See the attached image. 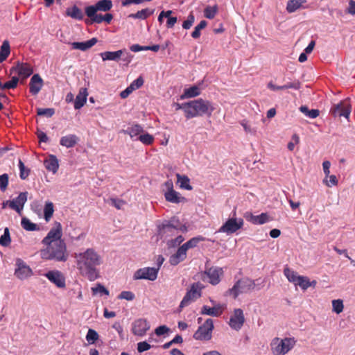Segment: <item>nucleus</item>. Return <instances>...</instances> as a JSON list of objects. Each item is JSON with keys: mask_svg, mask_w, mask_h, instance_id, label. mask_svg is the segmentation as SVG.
I'll return each instance as SVG.
<instances>
[{"mask_svg": "<svg viewBox=\"0 0 355 355\" xmlns=\"http://www.w3.org/2000/svg\"><path fill=\"white\" fill-rule=\"evenodd\" d=\"M178 183L180 184V187L182 189H184L187 190H191L192 187L190 185L189 178L186 175H181L180 174H177Z\"/></svg>", "mask_w": 355, "mask_h": 355, "instance_id": "37", "label": "nucleus"}, {"mask_svg": "<svg viewBox=\"0 0 355 355\" xmlns=\"http://www.w3.org/2000/svg\"><path fill=\"white\" fill-rule=\"evenodd\" d=\"M194 21H195V17L192 13H191L188 16L187 19L183 22L182 28L186 30L189 29L192 26L193 24L194 23Z\"/></svg>", "mask_w": 355, "mask_h": 355, "instance_id": "55", "label": "nucleus"}, {"mask_svg": "<svg viewBox=\"0 0 355 355\" xmlns=\"http://www.w3.org/2000/svg\"><path fill=\"white\" fill-rule=\"evenodd\" d=\"M223 306L220 304H217L213 307H209L208 306L205 305L202 307L200 313L202 315L218 317L223 313Z\"/></svg>", "mask_w": 355, "mask_h": 355, "instance_id": "22", "label": "nucleus"}, {"mask_svg": "<svg viewBox=\"0 0 355 355\" xmlns=\"http://www.w3.org/2000/svg\"><path fill=\"white\" fill-rule=\"evenodd\" d=\"M79 141L78 137L73 134H69L61 137L60 144L67 148L75 146Z\"/></svg>", "mask_w": 355, "mask_h": 355, "instance_id": "24", "label": "nucleus"}, {"mask_svg": "<svg viewBox=\"0 0 355 355\" xmlns=\"http://www.w3.org/2000/svg\"><path fill=\"white\" fill-rule=\"evenodd\" d=\"M310 280L307 277L300 276L295 286H299L302 290H306L310 287Z\"/></svg>", "mask_w": 355, "mask_h": 355, "instance_id": "44", "label": "nucleus"}, {"mask_svg": "<svg viewBox=\"0 0 355 355\" xmlns=\"http://www.w3.org/2000/svg\"><path fill=\"white\" fill-rule=\"evenodd\" d=\"M150 348V345L146 341L140 342L137 344V351L140 353L147 351Z\"/></svg>", "mask_w": 355, "mask_h": 355, "instance_id": "58", "label": "nucleus"}, {"mask_svg": "<svg viewBox=\"0 0 355 355\" xmlns=\"http://www.w3.org/2000/svg\"><path fill=\"white\" fill-rule=\"evenodd\" d=\"M300 112H302L303 114H304L306 116L311 118V119H315L318 117L320 114V111L316 109H312L309 110V108L306 106L302 105L300 107Z\"/></svg>", "mask_w": 355, "mask_h": 355, "instance_id": "41", "label": "nucleus"}, {"mask_svg": "<svg viewBox=\"0 0 355 355\" xmlns=\"http://www.w3.org/2000/svg\"><path fill=\"white\" fill-rule=\"evenodd\" d=\"M44 85V80L41 76L38 74H34L29 83V92L31 94L35 96L42 89Z\"/></svg>", "mask_w": 355, "mask_h": 355, "instance_id": "21", "label": "nucleus"}, {"mask_svg": "<svg viewBox=\"0 0 355 355\" xmlns=\"http://www.w3.org/2000/svg\"><path fill=\"white\" fill-rule=\"evenodd\" d=\"M181 107L187 119L204 115L210 116L215 110L211 101L201 98L184 103Z\"/></svg>", "mask_w": 355, "mask_h": 355, "instance_id": "3", "label": "nucleus"}, {"mask_svg": "<svg viewBox=\"0 0 355 355\" xmlns=\"http://www.w3.org/2000/svg\"><path fill=\"white\" fill-rule=\"evenodd\" d=\"M19 83V77L13 76L10 81L5 83L3 85V89H15Z\"/></svg>", "mask_w": 355, "mask_h": 355, "instance_id": "46", "label": "nucleus"}, {"mask_svg": "<svg viewBox=\"0 0 355 355\" xmlns=\"http://www.w3.org/2000/svg\"><path fill=\"white\" fill-rule=\"evenodd\" d=\"M144 132L143 128L139 124H135L129 128L127 130H123L125 134L129 135L131 138L134 137L138 136L140 133Z\"/></svg>", "mask_w": 355, "mask_h": 355, "instance_id": "32", "label": "nucleus"}, {"mask_svg": "<svg viewBox=\"0 0 355 355\" xmlns=\"http://www.w3.org/2000/svg\"><path fill=\"white\" fill-rule=\"evenodd\" d=\"M295 345V340L293 338H286L280 339L275 338L271 343V349L274 355H285Z\"/></svg>", "mask_w": 355, "mask_h": 355, "instance_id": "6", "label": "nucleus"}, {"mask_svg": "<svg viewBox=\"0 0 355 355\" xmlns=\"http://www.w3.org/2000/svg\"><path fill=\"white\" fill-rule=\"evenodd\" d=\"M44 164L46 170L51 171L53 174L57 173L59 164L58 159L55 155H50L48 159L44 161Z\"/></svg>", "mask_w": 355, "mask_h": 355, "instance_id": "27", "label": "nucleus"}, {"mask_svg": "<svg viewBox=\"0 0 355 355\" xmlns=\"http://www.w3.org/2000/svg\"><path fill=\"white\" fill-rule=\"evenodd\" d=\"M268 221V216L266 213H262L259 216H256L254 223L255 225H262Z\"/></svg>", "mask_w": 355, "mask_h": 355, "instance_id": "53", "label": "nucleus"}, {"mask_svg": "<svg viewBox=\"0 0 355 355\" xmlns=\"http://www.w3.org/2000/svg\"><path fill=\"white\" fill-rule=\"evenodd\" d=\"M17 268L15 271L16 277L20 279H24L33 275L31 268L27 266L21 259H18L16 262Z\"/></svg>", "mask_w": 355, "mask_h": 355, "instance_id": "17", "label": "nucleus"}, {"mask_svg": "<svg viewBox=\"0 0 355 355\" xmlns=\"http://www.w3.org/2000/svg\"><path fill=\"white\" fill-rule=\"evenodd\" d=\"M11 243L9 229L6 227L4 229L3 234L0 237V245L4 247L8 246Z\"/></svg>", "mask_w": 355, "mask_h": 355, "instance_id": "42", "label": "nucleus"}, {"mask_svg": "<svg viewBox=\"0 0 355 355\" xmlns=\"http://www.w3.org/2000/svg\"><path fill=\"white\" fill-rule=\"evenodd\" d=\"M150 326L145 319L136 320L132 323V333L135 335L142 336L146 334V331L149 329Z\"/></svg>", "mask_w": 355, "mask_h": 355, "instance_id": "20", "label": "nucleus"}, {"mask_svg": "<svg viewBox=\"0 0 355 355\" xmlns=\"http://www.w3.org/2000/svg\"><path fill=\"white\" fill-rule=\"evenodd\" d=\"M73 257L77 269L82 276L91 282L99 277L97 266L103 263V259L94 249L88 248L83 252L75 253Z\"/></svg>", "mask_w": 355, "mask_h": 355, "instance_id": "1", "label": "nucleus"}, {"mask_svg": "<svg viewBox=\"0 0 355 355\" xmlns=\"http://www.w3.org/2000/svg\"><path fill=\"white\" fill-rule=\"evenodd\" d=\"M92 289L94 294L100 293L105 295H109V291L101 284H98L96 287L92 288Z\"/></svg>", "mask_w": 355, "mask_h": 355, "instance_id": "57", "label": "nucleus"}, {"mask_svg": "<svg viewBox=\"0 0 355 355\" xmlns=\"http://www.w3.org/2000/svg\"><path fill=\"white\" fill-rule=\"evenodd\" d=\"M305 3H306V0H289L286 4V10L288 13L294 12L302 8Z\"/></svg>", "mask_w": 355, "mask_h": 355, "instance_id": "29", "label": "nucleus"}, {"mask_svg": "<svg viewBox=\"0 0 355 355\" xmlns=\"http://www.w3.org/2000/svg\"><path fill=\"white\" fill-rule=\"evenodd\" d=\"M154 9L145 8L137 11L136 13L129 15L130 18L146 19L154 13Z\"/></svg>", "mask_w": 355, "mask_h": 355, "instance_id": "30", "label": "nucleus"}, {"mask_svg": "<svg viewBox=\"0 0 355 355\" xmlns=\"http://www.w3.org/2000/svg\"><path fill=\"white\" fill-rule=\"evenodd\" d=\"M236 211L234 212L233 217L229 218L219 229L220 232L231 234L235 233L241 229L243 225V220L242 218H236Z\"/></svg>", "mask_w": 355, "mask_h": 355, "instance_id": "10", "label": "nucleus"}, {"mask_svg": "<svg viewBox=\"0 0 355 355\" xmlns=\"http://www.w3.org/2000/svg\"><path fill=\"white\" fill-rule=\"evenodd\" d=\"M46 245V248L40 252L42 259L63 262L67 260L69 254L64 241H57V243Z\"/></svg>", "mask_w": 355, "mask_h": 355, "instance_id": "4", "label": "nucleus"}, {"mask_svg": "<svg viewBox=\"0 0 355 355\" xmlns=\"http://www.w3.org/2000/svg\"><path fill=\"white\" fill-rule=\"evenodd\" d=\"M330 166H331V163L329 161L323 162L322 167H323V171L325 174L326 178H327L329 175L330 174V171H329Z\"/></svg>", "mask_w": 355, "mask_h": 355, "instance_id": "63", "label": "nucleus"}, {"mask_svg": "<svg viewBox=\"0 0 355 355\" xmlns=\"http://www.w3.org/2000/svg\"><path fill=\"white\" fill-rule=\"evenodd\" d=\"M19 168L20 171L19 176L21 179H26L29 175L30 170L25 168V166L21 159L19 161Z\"/></svg>", "mask_w": 355, "mask_h": 355, "instance_id": "50", "label": "nucleus"}, {"mask_svg": "<svg viewBox=\"0 0 355 355\" xmlns=\"http://www.w3.org/2000/svg\"><path fill=\"white\" fill-rule=\"evenodd\" d=\"M178 230V225L173 224L171 222H168L166 224H162L159 227V234L162 236H171L175 231Z\"/></svg>", "mask_w": 355, "mask_h": 355, "instance_id": "26", "label": "nucleus"}, {"mask_svg": "<svg viewBox=\"0 0 355 355\" xmlns=\"http://www.w3.org/2000/svg\"><path fill=\"white\" fill-rule=\"evenodd\" d=\"M118 298L132 301L135 298V295L131 291H122L118 296Z\"/></svg>", "mask_w": 355, "mask_h": 355, "instance_id": "54", "label": "nucleus"}, {"mask_svg": "<svg viewBox=\"0 0 355 355\" xmlns=\"http://www.w3.org/2000/svg\"><path fill=\"white\" fill-rule=\"evenodd\" d=\"M214 329L213 320L208 318L204 324L200 326L193 334V338L198 340H209Z\"/></svg>", "mask_w": 355, "mask_h": 355, "instance_id": "8", "label": "nucleus"}, {"mask_svg": "<svg viewBox=\"0 0 355 355\" xmlns=\"http://www.w3.org/2000/svg\"><path fill=\"white\" fill-rule=\"evenodd\" d=\"M205 273L208 277L211 284L217 285L220 282V277L223 275V270L219 267H211L207 269Z\"/></svg>", "mask_w": 355, "mask_h": 355, "instance_id": "19", "label": "nucleus"}, {"mask_svg": "<svg viewBox=\"0 0 355 355\" xmlns=\"http://www.w3.org/2000/svg\"><path fill=\"white\" fill-rule=\"evenodd\" d=\"M256 286L254 280L244 277L235 282L233 287L226 291V295L232 296L236 299L239 294L248 293L254 289Z\"/></svg>", "mask_w": 355, "mask_h": 355, "instance_id": "5", "label": "nucleus"}, {"mask_svg": "<svg viewBox=\"0 0 355 355\" xmlns=\"http://www.w3.org/2000/svg\"><path fill=\"white\" fill-rule=\"evenodd\" d=\"M98 339V333L95 330L89 329L86 335V340L88 341V343L93 344Z\"/></svg>", "mask_w": 355, "mask_h": 355, "instance_id": "45", "label": "nucleus"}, {"mask_svg": "<svg viewBox=\"0 0 355 355\" xmlns=\"http://www.w3.org/2000/svg\"><path fill=\"white\" fill-rule=\"evenodd\" d=\"M67 15L68 16H70L73 19H83V13L81 11V10L77 7L76 6H73L71 8H68L67 10Z\"/></svg>", "mask_w": 355, "mask_h": 355, "instance_id": "35", "label": "nucleus"}, {"mask_svg": "<svg viewBox=\"0 0 355 355\" xmlns=\"http://www.w3.org/2000/svg\"><path fill=\"white\" fill-rule=\"evenodd\" d=\"M245 322V317L243 311L241 309H236L234 310L232 315L230 318V327L236 331L240 330Z\"/></svg>", "mask_w": 355, "mask_h": 355, "instance_id": "15", "label": "nucleus"}, {"mask_svg": "<svg viewBox=\"0 0 355 355\" xmlns=\"http://www.w3.org/2000/svg\"><path fill=\"white\" fill-rule=\"evenodd\" d=\"M204 286L200 282H196L191 284L190 289L186 293L180 302V308L182 309L189 305L191 302L195 301L201 297V292Z\"/></svg>", "mask_w": 355, "mask_h": 355, "instance_id": "7", "label": "nucleus"}, {"mask_svg": "<svg viewBox=\"0 0 355 355\" xmlns=\"http://www.w3.org/2000/svg\"><path fill=\"white\" fill-rule=\"evenodd\" d=\"M143 85L144 79L141 76H139L130 84V86L134 90H136L140 88Z\"/></svg>", "mask_w": 355, "mask_h": 355, "instance_id": "60", "label": "nucleus"}, {"mask_svg": "<svg viewBox=\"0 0 355 355\" xmlns=\"http://www.w3.org/2000/svg\"><path fill=\"white\" fill-rule=\"evenodd\" d=\"M9 177L8 175L4 173L0 175V189L2 191H4L8 185Z\"/></svg>", "mask_w": 355, "mask_h": 355, "instance_id": "52", "label": "nucleus"}, {"mask_svg": "<svg viewBox=\"0 0 355 355\" xmlns=\"http://www.w3.org/2000/svg\"><path fill=\"white\" fill-rule=\"evenodd\" d=\"M328 178L329 180L328 181L327 178L323 180L324 183L329 187H331L332 186H336L338 184V180L336 175H329Z\"/></svg>", "mask_w": 355, "mask_h": 355, "instance_id": "56", "label": "nucleus"}, {"mask_svg": "<svg viewBox=\"0 0 355 355\" xmlns=\"http://www.w3.org/2000/svg\"><path fill=\"white\" fill-rule=\"evenodd\" d=\"M123 53V50L116 51H105L101 53L103 60H117Z\"/></svg>", "mask_w": 355, "mask_h": 355, "instance_id": "31", "label": "nucleus"}, {"mask_svg": "<svg viewBox=\"0 0 355 355\" xmlns=\"http://www.w3.org/2000/svg\"><path fill=\"white\" fill-rule=\"evenodd\" d=\"M10 53V44L8 41L5 40L0 49V62H3L7 59Z\"/></svg>", "mask_w": 355, "mask_h": 355, "instance_id": "34", "label": "nucleus"}, {"mask_svg": "<svg viewBox=\"0 0 355 355\" xmlns=\"http://www.w3.org/2000/svg\"><path fill=\"white\" fill-rule=\"evenodd\" d=\"M333 311L336 313H340L343 311V302L341 300H334L332 301Z\"/></svg>", "mask_w": 355, "mask_h": 355, "instance_id": "51", "label": "nucleus"}, {"mask_svg": "<svg viewBox=\"0 0 355 355\" xmlns=\"http://www.w3.org/2000/svg\"><path fill=\"white\" fill-rule=\"evenodd\" d=\"M37 114L39 116L51 117L55 114V110L53 108H37Z\"/></svg>", "mask_w": 355, "mask_h": 355, "instance_id": "47", "label": "nucleus"}, {"mask_svg": "<svg viewBox=\"0 0 355 355\" xmlns=\"http://www.w3.org/2000/svg\"><path fill=\"white\" fill-rule=\"evenodd\" d=\"M203 241H205V238L201 236L193 237L184 243L182 246L185 248L187 250H188L190 248L196 247L199 242Z\"/></svg>", "mask_w": 355, "mask_h": 355, "instance_id": "40", "label": "nucleus"}, {"mask_svg": "<svg viewBox=\"0 0 355 355\" xmlns=\"http://www.w3.org/2000/svg\"><path fill=\"white\" fill-rule=\"evenodd\" d=\"M33 73V69L30 64L17 61L15 63V65L10 68L9 75L12 76L14 73H17L19 78L25 80Z\"/></svg>", "mask_w": 355, "mask_h": 355, "instance_id": "9", "label": "nucleus"}, {"mask_svg": "<svg viewBox=\"0 0 355 355\" xmlns=\"http://www.w3.org/2000/svg\"><path fill=\"white\" fill-rule=\"evenodd\" d=\"M138 139L145 145H150L154 141L153 136L148 133L140 135Z\"/></svg>", "mask_w": 355, "mask_h": 355, "instance_id": "49", "label": "nucleus"}, {"mask_svg": "<svg viewBox=\"0 0 355 355\" xmlns=\"http://www.w3.org/2000/svg\"><path fill=\"white\" fill-rule=\"evenodd\" d=\"M111 204L117 209H121L122 206L125 204V202L121 199L111 198Z\"/></svg>", "mask_w": 355, "mask_h": 355, "instance_id": "61", "label": "nucleus"}, {"mask_svg": "<svg viewBox=\"0 0 355 355\" xmlns=\"http://www.w3.org/2000/svg\"><path fill=\"white\" fill-rule=\"evenodd\" d=\"M88 95L87 90L86 88H80L78 95L76 97L74 101V108L79 110L84 106L87 101V96Z\"/></svg>", "mask_w": 355, "mask_h": 355, "instance_id": "25", "label": "nucleus"}, {"mask_svg": "<svg viewBox=\"0 0 355 355\" xmlns=\"http://www.w3.org/2000/svg\"><path fill=\"white\" fill-rule=\"evenodd\" d=\"M37 137L40 140V142H47L49 141V138L46 133L42 131L37 130Z\"/></svg>", "mask_w": 355, "mask_h": 355, "instance_id": "64", "label": "nucleus"}, {"mask_svg": "<svg viewBox=\"0 0 355 355\" xmlns=\"http://www.w3.org/2000/svg\"><path fill=\"white\" fill-rule=\"evenodd\" d=\"M27 200V192H21L19 195L12 200H8L6 204L8 205L9 207L12 209L15 210L19 214H21L24 205Z\"/></svg>", "mask_w": 355, "mask_h": 355, "instance_id": "16", "label": "nucleus"}, {"mask_svg": "<svg viewBox=\"0 0 355 355\" xmlns=\"http://www.w3.org/2000/svg\"><path fill=\"white\" fill-rule=\"evenodd\" d=\"M284 274L288 280L290 282L293 283L295 285L297 283V280L299 279L300 277L301 276L298 275L297 272L290 269L288 267H286L284 269Z\"/></svg>", "mask_w": 355, "mask_h": 355, "instance_id": "33", "label": "nucleus"}, {"mask_svg": "<svg viewBox=\"0 0 355 355\" xmlns=\"http://www.w3.org/2000/svg\"><path fill=\"white\" fill-rule=\"evenodd\" d=\"M334 116H344L348 118L351 112V105L349 100L345 99L339 103L334 105L330 110Z\"/></svg>", "mask_w": 355, "mask_h": 355, "instance_id": "11", "label": "nucleus"}, {"mask_svg": "<svg viewBox=\"0 0 355 355\" xmlns=\"http://www.w3.org/2000/svg\"><path fill=\"white\" fill-rule=\"evenodd\" d=\"M21 227L26 231H35L39 228L35 223H32L28 218L24 217L21 221Z\"/></svg>", "mask_w": 355, "mask_h": 355, "instance_id": "39", "label": "nucleus"}, {"mask_svg": "<svg viewBox=\"0 0 355 355\" xmlns=\"http://www.w3.org/2000/svg\"><path fill=\"white\" fill-rule=\"evenodd\" d=\"M159 268H143L137 270L133 276L134 279H148L154 281L157 277Z\"/></svg>", "mask_w": 355, "mask_h": 355, "instance_id": "14", "label": "nucleus"}, {"mask_svg": "<svg viewBox=\"0 0 355 355\" xmlns=\"http://www.w3.org/2000/svg\"><path fill=\"white\" fill-rule=\"evenodd\" d=\"M54 212V206L52 202H46L44 208V216L46 222H49L52 218Z\"/></svg>", "mask_w": 355, "mask_h": 355, "instance_id": "36", "label": "nucleus"}, {"mask_svg": "<svg viewBox=\"0 0 355 355\" xmlns=\"http://www.w3.org/2000/svg\"><path fill=\"white\" fill-rule=\"evenodd\" d=\"M200 94V89L198 86L193 85L189 88L184 89L182 97L193 98L199 96Z\"/></svg>", "mask_w": 355, "mask_h": 355, "instance_id": "38", "label": "nucleus"}, {"mask_svg": "<svg viewBox=\"0 0 355 355\" xmlns=\"http://www.w3.org/2000/svg\"><path fill=\"white\" fill-rule=\"evenodd\" d=\"M62 225L60 223H55V227H53L47 234L46 236L42 240L44 245L52 244L57 241H62Z\"/></svg>", "mask_w": 355, "mask_h": 355, "instance_id": "13", "label": "nucleus"}, {"mask_svg": "<svg viewBox=\"0 0 355 355\" xmlns=\"http://www.w3.org/2000/svg\"><path fill=\"white\" fill-rule=\"evenodd\" d=\"M112 6L111 0H100L94 5L87 6L85 8V12L89 18L90 24H101L105 21L107 24H110L113 19V15L111 13L103 15L98 14V12H107L112 9Z\"/></svg>", "mask_w": 355, "mask_h": 355, "instance_id": "2", "label": "nucleus"}, {"mask_svg": "<svg viewBox=\"0 0 355 355\" xmlns=\"http://www.w3.org/2000/svg\"><path fill=\"white\" fill-rule=\"evenodd\" d=\"M164 187L167 189V191L164 193L166 201L172 203H179L186 200L185 198L180 196V193L173 189L172 180H169L165 182Z\"/></svg>", "mask_w": 355, "mask_h": 355, "instance_id": "12", "label": "nucleus"}, {"mask_svg": "<svg viewBox=\"0 0 355 355\" xmlns=\"http://www.w3.org/2000/svg\"><path fill=\"white\" fill-rule=\"evenodd\" d=\"M187 250L181 245L177 250V252L171 255L169 259V262L173 266H176L180 262L183 261L187 257Z\"/></svg>", "mask_w": 355, "mask_h": 355, "instance_id": "23", "label": "nucleus"}, {"mask_svg": "<svg viewBox=\"0 0 355 355\" xmlns=\"http://www.w3.org/2000/svg\"><path fill=\"white\" fill-rule=\"evenodd\" d=\"M169 331V328L165 325L159 326L155 329V334L157 336H162Z\"/></svg>", "mask_w": 355, "mask_h": 355, "instance_id": "62", "label": "nucleus"}, {"mask_svg": "<svg viewBox=\"0 0 355 355\" xmlns=\"http://www.w3.org/2000/svg\"><path fill=\"white\" fill-rule=\"evenodd\" d=\"M301 87V83L299 80H295L293 83H288L287 84L283 85L284 89H299Z\"/></svg>", "mask_w": 355, "mask_h": 355, "instance_id": "59", "label": "nucleus"}, {"mask_svg": "<svg viewBox=\"0 0 355 355\" xmlns=\"http://www.w3.org/2000/svg\"><path fill=\"white\" fill-rule=\"evenodd\" d=\"M217 12V7L216 6H207L205 8L204 15L205 17L207 19H213L214 18Z\"/></svg>", "mask_w": 355, "mask_h": 355, "instance_id": "48", "label": "nucleus"}, {"mask_svg": "<svg viewBox=\"0 0 355 355\" xmlns=\"http://www.w3.org/2000/svg\"><path fill=\"white\" fill-rule=\"evenodd\" d=\"M45 277L58 288H64L65 286V278L61 272L58 270H51L46 272Z\"/></svg>", "mask_w": 355, "mask_h": 355, "instance_id": "18", "label": "nucleus"}, {"mask_svg": "<svg viewBox=\"0 0 355 355\" xmlns=\"http://www.w3.org/2000/svg\"><path fill=\"white\" fill-rule=\"evenodd\" d=\"M207 25L205 20H202L194 28V31L191 33V37L194 39H198L200 36V31L204 29Z\"/></svg>", "mask_w": 355, "mask_h": 355, "instance_id": "43", "label": "nucleus"}, {"mask_svg": "<svg viewBox=\"0 0 355 355\" xmlns=\"http://www.w3.org/2000/svg\"><path fill=\"white\" fill-rule=\"evenodd\" d=\"M98 40L96 38L93 37L89 40H87L86 42H75L71 43L72 48L73 49H79L81 51H86L91 47H92L94 45H95L97 43Z\"/></svg>", "mask_w": 355, "mask_h": 355, "instance_id": "28", "label": "nucleus"}]
</instances>
